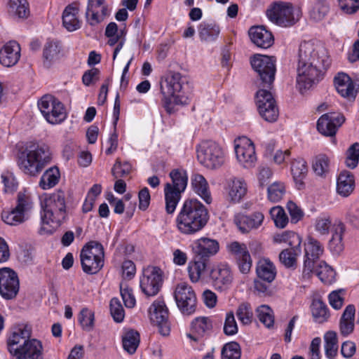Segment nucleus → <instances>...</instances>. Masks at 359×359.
I'll list each match as a JSON object with an SVG mask.
<instances>
[{
  "label": "nucleus",
  "mask_w": 359,
  "mask_h": 359,
  "mask_svg": "<svg viewBox=\"0 0 359 359\" xmlns=\"http://www.w3.org/2000/svg\"><path fill=\"white\" fill-rule=\"evenodd\" d=\"M51 153L46 145H32L18 154V165L26 175L36 176L50 162Z\"/></svg>",
  "instance_id": "7ed1b4c3"
},
{
  "label": "nucleus",
  "mask_w": 359,
  "mask_h": 359,
  "mask_svg": "<svg viewBox=\"0 0 359 359\" xmlns=\"http://www.w3.org/2000/svg\"><path fill=\"white\" fill-rule=\"evenodd\" d=\"M32 208V202L29 196L24 193L19 192L18 194L17 205L15 208L20 210L24 215L31 210Z\"/></svg>",
  "instance_id": "774afa93"
},
{
  "label": "nucleus",
  "mask_w": 359,
  "mask_h": 359,
  "mask_svg": "<svg viewBox=\"0 0 359 359\" xmlns=\"http://www.w3.org/2000/svg\"><path fill=\"white\" fill-rule=\"evenodd\" d=\"M32 330L27 325L18 326L12 331L7 339L9 353L14 355L28 341L31 340Z\"/></svg>",
  "instance_id": "aec40b11"
},
{
  "label": "nucleus",
  "mask_w": 359,
  "mask_h": 359,
  "mask_svg": "<svg viewBox=\"0 0 359 359\" xmlns=\"http://www.w3.org/2000/svg\"><path fill=\"white\" fill-rule=\"evenodd\" d=\"M109 15L105 0H88L86 18L91 26H95Z\"/></svg>",
  "instance_id": "4be33fe9"
},
{
  "label": "nucleus",
  "mask_w": 359,
  "mask_h": 359,
  "mask_svg": "<svg viewBox=\"0 0 359 359\" xmlns=\"http://www.w3.org/2000/svg\"><path fill=\"white\" fill-rule=\"evenodd\" d=\"M140 334L137 331L130 330L122 337L123 347L130 354H133L140 344Z\"/></svg>",
  "instance_id": "79ce46f5"
},
{
  "label": "nucleus",
  "mask_w": 359,
  "mask_h": 359,
  "mask_svg": "<svg viewBox=\"0 0 359 359\" xmlns=\"http://www.w3.org/2000/svg\"><path fill=\"white\" fill-rule=\"evenodd\" d=\"M194 251L196 257L201 259H206L215 255L219 250V243L214 239L208 238H201L195 243Z\"/></svg>",
  "instance_id": "bb28decb"
},
{
  "label": "nucleus",
  "mask_w": 359,
  "mask_h": 359,
  "mask_svg": "<svg viewBox=\"0 0 359 359\" xmlns=\"http://www.w3.org/2000/svg\"><path fill=\"white\" fill-rule=\"evenodd\" d=\"M191 181L194 191L206 203H211L212 198L205 178L201 174L195 173L191 176Z\"/></svg>",
  "instance_id": "c756f323"
},
{
  "label": "nucleus",
  "mask_w": 359,
  "mask_h": 359,
  "mask_svg": "<svg viewBox=\"0 0 359 359\" xmlns=\"http://www.w3.org/2000/svg\"><path fill=\"white\" fill-rule=\"evenodd\" d=\"M198 162L209 170L219 168L224 163V152L222 147L211 140L201 142L196 147Z\"/></svg>",
  "instance_id": "0eeeda50"
},
{
  "label": "nucleus",
  "mask_w": 359,
  "mask_h": 359,
  "mask_svg": "<svg viewBox=\"0 0 359 359\" xmlns=\"http://www.w3.org/2000/svg\"><path fill=\"white\" fill-rule=\"evenodd\" d=\"M268 18L273 23L282 27L294 25L302 16L299 6L290 2L277 1L273 3L266 11Z\"/></svg>",
  "instance_id": "39448f33"
},
{
  "label": "nucleus",
  "mask_w": 359,
  "mask_h": 359,
  "mask_svg": "<svg viewBox=\"0 0 359 359\" xmlns=\"http://www.w3.org/2000/svg\"><path fill=\"white\" fill-rule=\"evenodd\" d=\"M250 62L260 78L261 85L271 88L276 70L275 57L258 54L251 58Z\"/></svg>",
  "instance_id": "9b49d317"
},
{
  "label": "nucleus",
  "mask_w": 359,
  "mask_h": 359,
  "mask_svg": "<svg viewBox=\"0 0 359 359\" xmlns=\"http://www.w3.org/2000/svg\"><path fill=\"white\" fill-rule=\"evenodd\" d=\"M149 316L151 323L158 327V331L163 336L170 333L168 322V309L163 300L157 299L149 308Z\"/></svg>",
  "instance_id": "f3484780"
},
{
  "label": "nucleus",
  "mask_w": 359,
  "mask_h": 359,
  "mask_svg": "<svg viewBox=\"0 0 359 359\" xmlns=\"http://www.w3.org/2000/svg\"><path fill=\"white\" fill-rule=\"evenodd\" d=\"M2 220L9 225H18L25 221V215L18 210L17 208H13L11 211H4L1 213Z\"/></svg>",
  "instance_id": "3c124183"
},
{
  "label": "nucleus",
  "mask_w": 359,
  "mask_h": 359,
  "mask_svg": "<svg viewBox=\"0 0 359 359\" xmlns=\"http://www.w3.org/2000/svg\"><path fill=\"white\" fill-rule=\"evenodd\" d=\"M235 152L237 160L245 168L255 165L257 161L253 142L245 137L235 140Z\"/></svg>",
  "instance_id": "dca6fc26"
},
{
  "label": "nucleus",
  "mask_w": 359,
  "mask_h": 359,
  "mask_svg": "<svg viewBox=\"0 0 359 359\" xmlns=\"http://www.w3.org/2000/svg\"><path fill=\"white\" fill-rule=\"evenodd\" d=\"M332 226L330 216L322 215L316 218L315 229L321 235H327Z\"/></svg>",
  "instance_id": "e2e57ef3"
},
{
  "label": "nucleus",
  "mask_w": 359,
  "mask_h": 359,
  "mask_svg": "<svg viewBox=\"0 0 359 359\" xmlns=\"http://www.w3.org/2000/svg\"><path fill=\"white\" fill-rule=\"evenodd\" d=\"M209 219L208 209L197 199H187L175 219L177 230L184 235H194L202 230Z\"/></svg>",
  "instance_id": "f03ea898"
},
{
  "label": "nucleus",
  "mask_w": 359,
  "mask_h": 359,
  "mask_svg": "<svg viewBox=\"0 0 359 359\" xmlns=\"http://www.w3.org/2000/svg\"><path fill=\"white\" fill-rule=\"evenodd\" d=\"M78 320L83 330L90 331L94 326V313L88 309H83Z\"/></svg>",
  "instance_id": "13d9d810"
},
{
  "label": "nucleus",
  "mask_w": 359,
  "mask_h": 359,
  "mask_svg": "<svg viewBox=\"0 0 359 359\" xmlns=\"http://www.w3.org/2000/svg\"><path fill=\"white\" fill-rule=\"evenodd\" d=\"M325 352L328 358L336 356L338 350L337 334L334 331H328L324 335Z\"/></svg>",
  "instance_id": "c03bdc74"
},
{
  "label": "nucleus",
  "mask_w": 359,
  "mask_h": 359,
  "mask_svg": "<svg viewBox=\"0 0 359 359\" xmlns=\"http://www.w3.org/2000/svg\"><path fill=\"white\" fill-rule=\"evenodd\" d=\"M229 254L236 260L241 273L247 274L252 265V260L247 245L238 241H232L226 245Z\"/></svg>",
  "instance_id": "2eb2a0df"
},
{
  "label": "nucleus",
  "mask_w": 359,
  "mask_h": 359,
  "mask_svg": "<svg viewBox=\"0 0 359 359\" xmlns=\"http://www.w3.org/2000/svg\"><path fill=\"white\" fill-rule=\"evenodd\" d=\"M256 272L260 279L267 283H271L276 275L274 264L268 259H262L257 262Z\"/></svg>",
  "instance_id": "72a5a7b5"
},
{
  "label": "nucleus",
  "mask_w": 359,
  "mask_h": 359,
  "mask_svg": "<svg viewBox=\"0 0 359 359\" xmlns=\"http://www.w3.org/2000/svg\"><path fill=\"white\" fill-rule=\"evenodd\" d=\"M172 184L167 183L165 186L164 194L165 210L168 214H172L181 199L187 184V175L185 171L173 170L170 173Z\"/></svg>",
  "instance_id": "423d86ee"
},
{
  "label": "nucleus",
  "mask_w": 359,
  "mask_h": 359,
  "mask_svg": "<svg viewBox=\"0 0 359 359\" xmlns=\"http://www.w3.org/2000/svg\"><path fill=\"white\" fill-rule=\"evenodd\" d=\"M330 65V57L322 45L313 41L302 43L297 65V85L301 93L318 83Z\"/></svg>",
  "instance_id": "f257e3e1"
},
{
  "label": "nucleus",
  "mask_w": 359,
  "mask_h": 359,
  "mask_svg": "<svg viewBox=\"0 0 359 359\" xmlns=\"http://www.w3.org/2000/svg\"><path fill=\"white\" fill-rule=\"evenodd\" d=\"M249 35L253 43L262 48L271 47L274 42L272 33L263 26L251 27L249 30Z\"/></svg>",
  "instance_id": "393cba45"
},
{
  "label": "nucleus",
  "mask_w": 359,
  "mask_h": 359,
  "mask_svg": "<svg viewBox=\"0 0 359 359\" xmlns=\"http://www.w3.org/2000/svg\"><path fill=\"white\" fill-rule=\"evenodd\" d=\"M246 182L242 179H234L229 191V196L232 201L237 203L245 196L247 193Z\"/></svg>",
  "instance_id": "49530a36"
},
{
  "label": "nucleus",
  "mask_w": 359,
  "mask_h": 359,
  "mask_svg": "<svg viewBox=\"0 0 359 359\" xmlns=\"http://www.w3.org/2000/svg\"><path fill=\"white\" fill-rule=\"evenodd\" d=\"M222 359H240L241 346L236 341L226 344L222 349Z\"/></svg>",
  "instance_id": "603ef678"
},
{
  "label": "nucleus",
  "mask_w": 359,
  "mask_h": 359,
  "mask_svg": "<svg viewBox=\"0 0 359 359\" xmlns=\"http://www.w3.org/2000/svg\"><path fill=\"white\" fill-rule=\"evenodd\" d=\"M257 316L259 320L266 327L273 325L274 316L272 309L267 305H261L256 309Z\"/></svg>",
  "instance_id": "8fccbe9b"
},
{
  "label": "nucleus",
  "mask_w": 359,
  "mask_h": 359,
  "mask_svg": "<svg viewBox=\"0 0 359 359\" xmlns=\"http://www.w3.org/2000/svg\"><path fill=\"white\" fill-rule=\"evenodd\" d=\"M258 112L260 116L269 123L276 122L279 116V110L277 104L264 106L263 104L257 107Z\"/></svg>",
  "instance_id": "de8ad7c7"
},
{
  "label": "nucleus",
  "mask_w": 359,
  "mask_h": 359,
  "mask_svg": "<svg viewBox=\"0 0 359 359\" xmlns=\"http://www.w3.org/2000/svg\"><path fill=\"white\" fill-rule=\"evenodd\" d=\"M162 273L159 268L148 266L143 271L140 279V287L142 292L147 297L156 295L162 286Z\"/></svg>",
  "instance_id": "4468645a"
},
{
  "label": "nucleus",
  "mask_w": 359,
  "mask_h": 359,
  "mask_svg": "<svg viewBox=\"0 0 359 359\" xmlns=\"http://www.w3.org/2000/svg\"><path fill=\"white\" fill-rule=\"evenodd\" d=\"M236 316L243 325L250 324L252 321L253 313L250 304L247 303L240 304L236 311Z\"/></svg>",
  "instance_id": "bf43d9fd"
},
{
  "label": "nucleus",
  "mask_w": 359,
  "mask_h": 359,
  "mask_svg": "<svg viewBox=\"0 0 359 359\" xmlns=\"http://www.w3.org/2000/svg\"><path fill=\"white\" fill-rule=\"evenodd\" d=\"M334 86L338 93L348 100H355L358 89L351 77L344 72H339L334 79Z\"/></svg>",
  "instance_id": "5701e85b"
},
{
  "label": "nucleus",
  "mask_w": 359,
  "mask_h": 359,
  "mask_svg": "<svg viewBox=\"0 0 359 359\" xmlns=\"http://www.w3.org/2000/svg\"><path fill=\"white\" fill-rule=\"evenodd\" d=\"M261 88L256 93V104L259 107V104H263L264 106L276 104V100L273 98L271 93L269 91L271 88L263 87L260 84Z\"/></svg>",
  "instance_id": "4d7b16f0"
},
{
  "label": "nucleus",
  "mask_w": 359,
  "mask_h": 359,
  "mask_svg": "<svg viewBox=\"0 0 359 359\" xmlns=\"http://www.w3.org/2000/svg\"><path fill=\"white\" fill-rule=\"evenodd\" d=\"M347 156L346 158V165L349 168H355L359 161V143L353 144L347 150Z\"/></svg>",
  "instance_id": "680f3d73"
},
{
  "label": "nucleus",
  "mask_w": 359,
  "mask_h": 359,
  "mask_svg": "<svg viewBox=\"0 0 359 359\" xmlns=\"http://www.w3.org/2000/svg\"><path fill=\"white\" fill-rule=\"evenodd\" d=\"M42 351L41 342L36 339H32L13 356L17 359H40Z\"/></svg>",
  "instance_id": "c85d7f7f"
},
{
  "label": "nucleus",
  "mask_w": 359,
  "mask_h": 359,
  "mask_svg": "<svg viewBox=\"0 0 359 359\" xmlns=\"http://www.w3.org/2000/svg\"><path fill=\"white\" fill-rule=\"evenodd\" d=\"M60 52V46L58 41H48L43 48V58L52 62L58 58Z\"/></svg>",
  "instance_id": "5fc2aeb1"
},
{
  "label": "nucleus",
  "mask_w": 359,
  "mask_h": 359,
  "mask_svg": "<svg viewBox=\"0 0 359 359\" xmlns=\"http://www.w3.org/2000/svg\"><path fill=\"white\" fill-rule=\"evenodd\" d=\"M330 10L327 0H316L309 11L310 18L315 22H320L327 15Z\"/></svg>",
  "instance_id": "a18cd8bd"
},
{
  "label": "nucleus",
  "mask_w": 359,
  "mask_h": 359,
  "mask_svg": "<svg viewBox=\"0 0 359 359\" xmlns=\"http://www.w3.org/2000/svg\"><path fill=\"white\" fill-rule=\"evenodd\" d=\"M355 181L353 175L348 172H341L337 180V192L343 197H348L353 191Z\"/></svg>",
  "instance_id": "7c9ffc66"
},
{
  "label": "nucleus",
  "mask_w": 359,
  "mask_h": 359,
  "mask_svg": "<svg viewBox=\"0 0 359 359\" xmlns=\"http://www.w3.org/2000/svg\"><path fill=\"white\" fill-rule=\"evenodd\" d=\"M38 107L45 119L50 124H58L67 118L64 104L51 95H43L38 102Z\"/></svg>",
  "instance_id": "9d476101"
},
{
  "label": "nucleus",
  "mask_w": 359,
  "mask_h": 359,
  "mask_svg": "<svg viewBox=\"0 0 359 359\" xmlns=\"http://www.w3.org/2000/svg\"><path fill=\"white\" fill-rule=\"evenodd\" d=\"M20 56V47L15 41L7 43L0 50V63L5 67L15 65Z\"/></svg>",
  "instance_id": "a878e982"
},
{
  "label": "nucleus",
  "mask_w": 359,
  "mask_h": 359,
  "mask_svg": "<svg viewBox=\"0 0 359 359\" xmlns=\"http://www.w3.org/2000/svg\"><path fill=\"white\" fill-rule=\"evenodd\" d=\"M345 121L344 116L337 112H330L322 115L318 120L317 129L325 136H334L338 128Z\"/></svg>",
  "instance_id": "6ab92c4d"
},
{
  "label": "nucleus",
  "mask_w": 359,
  "mask_h": 359,
  "mask_svg": "<svg viewBox=\"0 0 359 359\" xmlns=\"http://www.w3.org/2000/svg\"><path fill=\"white\" fill-rule=\"evenodd\" d=\"M308 172L306 162L303 158H297L291 164V172L296 185L299 189L304 187V179Z\"/></svg>",
  "instance_id": "f704fd0d"
},
{
  "label": "nucleus",
  "mask_w": 359,
  "mask_h": 359,
  "mask_svg": "<svg viewBox=\"0 0 359 359\" xmlns=\"http://www.w3.org/2000/svg\"><path fill=\"white\" fill-rule=\"evenodd\" d=\"M285 193V186L280 182H273L267 189L268 198L274 203L281 200Z\"/></svg>",
  "instance_id": "6e6d98bb"
},
{
  "label": "nucleus",
  "mask_w": 359,
  "mask_h": 359,
  "mask_svg": "<svg viewBox=\"0 0 359 359\" xmlns=\"http://www.w3.org/2000/svg\"><path fill=\"white\" fill-rule=\"evenodd\" d=\"M220 29L215 24L202 23L198 28V34L201 41L205 42L214 41L219 36Z\"/></svg>",
  "instance_id": "a19ab883"
},
{
  "label": "nucleus",
  "mask_w": 359,
  "mask_h": 359,
  "mask_svg": "<svg viewBox=\"0 0 359 359\" xmlns=\"http://www.w3.org/2000/svg\"><path fill=\"white\" fill-rule=\"evenodd\" d=\"M110 313L111 315L116 323H121L125 317L124 309L117 298H112L110 301Z\"/></svg>",
  "instance_id": "0e129e2a"
},
{
  "label": "nucleus",
  "mask_w": 359,
  "mask_h": 359,
  "mask_svg": "<svg viewBox=\"0 0 359 359\" xmlns=\"http://www.w3.org/2000/svg\"><path fill=\"white\" fill-rule=\"evenodd\" d=\"M264 215L261 212H255L250 215H243L236 219V224L240 231L247 233L258 229L263 224Z\"/></svg>",
  "instance_id": "b1692460"
},
{
  "label": "nucleus",
  "mask_w": 359,
  "mask_h": 359,
  "mask_svg": "<svg viewBox=\"0 0 359 359\" xmlns=\"http://www.w3.org/2000/svg\"><path fill=\"white\" fill-rule=\"evenodd\" d=\"M269 213L277 227L283 229L286 226L288 223V217L282 207H273Z\"/></svg>",
  "instance_id": "864d4df0"
},
{
  "label": "nucleus",
  "mask_w": 359,
  "mask_h": 359,
  "mask_svg": "<svg viewBox=\"0 0 359 359\" xmlns=\"http://www.w3.org/2000/svg\"><path fill=\"white\" fill-rule=\"evenodd\" d=\"M191 328L194 334H187V337L196 341L198 338L204 337L211 331L212 323L208 317H197L192 320Z\"/></svg>",
  "instance_id": "cd10ccee"
},
{
  "label": "nucleus",
  "mask_w": 359,
  "mask_h": 359,
  "mask_svg": "<svg viewBox=\"0 0 359 359\" xmlns=\"http://www.w3.org/2000/svg\"><path fill=\"white\" fill-rule=\"evenodd\" d=\"M131 170L132 165L128 162L122 163L117 158L111 169V174L115 178H121L129 175Z\"/></svg>",
  "instance_id": "052dcab7"
},
{
  "label": "nucleus",
  "mask_w": 359,
  "mask_h": 359,
  "mask_svg": "<svg viewBox=\"0 0 359 359\" xmlns=\"http://www.w3.org/2000/svg\"><path fill=\"white\" fill-rule=\"evenodd\" d=\"M184 81L178 72H172L165 80V86L161 85V90L163 95L162 100L163 107L168 114L174 112V105L180 102V95L182 92Z\"/></svg>",
  "instance_id": "1a4fd4ad"
},
{
  "label": "nucleus",
  "mask_w": 359,
  "mask_h": 359,
  "mask_svg": "<svg viewBox=\"0 0 359 359\" xmlns=\"http://www.w3.org/2000/svg\"><path fill=\"white\" fill-rule=\"evenodd\" d=\"M301 252L299 246L283 250L279 255L280 262L287 268H295L297 257Z\"/></svg>",
  "instance_id": "37998d69"
},
{
  "label": "nucleus",
  "mask_w": 359,
  "mask_h": 359,
  "mask_svg": "<svg viewBox=\"0 0 359 359\" xmlns=\"http://www.w3.org/2000/svg\"><path fill=\"white\" fill-rule=\"evenodd\" d=\"M20 283L17 273L8 268L0 269V294L5 299H12L19 292Z\"/></svg>",
  "instance_id": "a211bd4d"
},
{
  "label": "nucleus",
  "mask_w": 359,
  "mask_h": 359,
  "mask_svg": "<svg viewBox=\"0 0 359 359\" xmlns=\"http://www.w3.org/2000/svg\"><path fill=\"white\" fill-rule=\"evenodd\" d=\"M330 159L325 154H320L313 159V171L316 175L325 177L330 172Z\"/></svg>",
  "instance_id": "ea45409f"
},
{
  "label": "nucleus",
  "mask_w": 359,
  "mask_h": 359,
  "mask_svg": "<svg viewBox=\"0 0 359 359\" xmlns=\"http://www.w3.org/2000/svg\"><path fill=\"white\" fill-rule=\"evenodd\" d=\"M313 273L325 284L330 285L335 280V271L323 261H320L314 265V270L312 273Z\"/></svg>",
  "instance_id": "c9c22d12"
},
{
  "label": "nucleus",
  "mask_w": 359,
  "mask_h": 359,
  "mask_svg": "<svg viewBox=\"0 0 359 359\" xmlns=\"http://www.w3.org/2000/svg\"><path fill=\"white\" fill-rule=\"evenodd\" d=\"M79 9L74 4L68 5L62 13L63 26L69 32L80 28L81 22L78 18Z\"/></svg>",
  "instance_id": "2f4dec72"
},
{
  "label": "nucleus",
  "mask_w": 359,
  "mask_h": 359,
  "mask_svg": "<svg viewBox=\"0 0 359 359\" xmlns=\"http://www.w3.org/2000/svg\"><path fill=\"white\" fill-rule=\"evenodd\" d=\"M41 223L52 229L57 228L67 218L65 194L57 190L50 194L42 205Z\"/></svg>",
  "instance_id": "20e7f679"
},
{
  "label": "nucleus",
  "mask_w": 359,
  "mask_h": 359,
  "mask_svg": "<svg viewBox=\"0 0 359 359\" xmlns=\"http://www.w3.org/2000/svg\"><path fill=\"white\" fill-rule=\"evenodd\" d=\"M332 236L329 242V248L335 255H339L344 248L343 236L345 231L344 225L339 222L332 226Z\"/></svg>",
  "instance_id": "473e14b6"
},
{
  "label": "nucleus",
  "mask_w": 359,
  "mask_h": 359,
  "mask_svg": "<svg viewBox=\"0 0 359 359\" xmlns=\"http://www.w3.org/2000/svg\"><path fill=\"white\" fill-rule=\"evenodd\" d=\"M174 298L178 309L184 315L189 316L195 312L197 304L196 295L188 283H180L176 285Z\"/></svg>",
  "instance_id": "f8f14e48"
},
{
  "label": "nucleus",
  "mask_w": 359,
  "mask_h": 359,
  "mask_svg": "<svg viewBox=\"0 0 359 359\" xmlns=\"http://www.w3.org/2000/svg\"><path fill=\"white\" fill-rule=\"evenodd\" d=\"M208 264V259L196 257L194 262L189 263L188 272L191 281L197 283L203 273L205 271Z\"/></svg>",
  "instance_id": "e433bc0d"
},
{
  "label": "nucleus",
  "mask_w": 359,
  "mask_h": 359,
  "mask_svg": "<svg viewBox=\"0 0 359 359\" xmlns=\"http://www.w3.org/2000/svg\"><path fill=\"white\" fill-rule=\"evenodd\" d=\"M120 291L125 306L127 308H133L135 306L136 300L133 290L126 285L121 284Z\"/></svg>",
  "instance_id": "338daca9"
},
{
  "label": "nucleus",
  "mask_w": 359,
  "mask_h": 359,
  "mask_svg": "<svg viewBox=\"0 0 359 359\" xmlns=\"http://www.w3.org/2000/svg\"><path fill=\"white\" fill-rule=\"evenodd\" d=\"M238 332V325L233 312H229L226 315L224 333L227 336L234 335Z\"/></svg>",
  "instance_id": "69168bd1"
},
{
  "label": "nucleus",
  "mask_w": 359,
  "mask_h": 359,
  "mask_svg": "<svg viewBox=\"0 0 359 359\" xmlns=\"http://www.w3.org/2000/svg\"><path fill=\"white\" fill-rule=\"evenodd\" d=\"M104 257L102 245L95 241L88 242L80 253L83 271L88 274L97 273L104 266Z\"/></svg>",
  "instance_id": "6e6552de"
},
{
  "label": "nucleus",
  "mask_w": 359,
  "mask_h": 359,
  "mask_svg": "<svg viewBox=\"0 0 359 359\" xmlns=\"http://www.w3.org/2000/svg\"><path fill=\"white\" fill-rule=\"evenodd\" d=\"M60 173L57 167L47 170L41 176L39 186L42 189H49L55 187L59 182Z\"/></svg>",
  "instance_id": "58836bf2"
},
{
  "label": "nucleus",
  "mask_w": 359,
  "mask_h": 359,
  "mask_svg": "<svg viewBox=\"0 0 359 359\" xmlns=\"http://www.w3.org/2000/svg\"><path fill=\"white\" fill-rule=\"evenodd\" d=\"M311 313L314 321L317 323H323L330 318V313L327 305L319 299L313 301Z\"/></svg>",
  "instance_id": "4c0bfd02"
},
{
  "label": "nucleus",
  "mask_w": 359,
  "mask_h": 359,
  "mask_svg": "<svg viewBox=\"0 0 359 359\" xmlns=\"http://www.w3.org/2000/svg\"><path fill=\"white\" fill-rule=\"evenodd\" d=\"M210 277L215 288L220 291L229 288L233 281L231 268L224 264L215 266L210 271Z\"/></svg>",
  "instance_id": "412c9836"
},
{
  "label": "nucleus",
  "mask_w": 359,
  "mask_h": 359,
  "mask_svg": "<svg viewBox=\"0 0 359 359\" xmlns=\"http://www.w3.org/2000/svg\"><path fill=\"white\" fill-rule=\"evenodd\" d=\"M304 252L302 278L308 279L314 270V265L320 262L319 258L323 255V247L318 241L309 237L304 244Z\"/></svg>",
  "instance_id": "ddd939ff"
},
{
  "label": "nucleus",
  "mask_w": 359,
  "mask_h": 359,
  "mask_svg": "<svg viewBox=\"0 0 359 359\" xmlns=\"http://www.w3.org/2000/svg\"><path fill=\"white\" fill-rule=\"evenodd\" d=\"M10 12L19 18H25L29 14L28 2L27 0H10Z\"/></svg>",
  "instance_id": "09e8293b"
}]
</instances>
